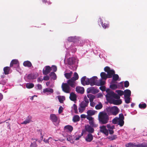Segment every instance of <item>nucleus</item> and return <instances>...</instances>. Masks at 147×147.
<instances>
[{
    "label": "nucleus",
    "mask_w": 147,
    "mask_h": 147,
    "mask_svg": "<svg viewBox=\"0 0 147 147\" xmlns=\"http://www.w3.org/2000/svg\"><path fill=\"white\" fill-rule=\"evenodd\" d=\"M104 70L107 73V74L104 72H101L100 73V76L102 80H106L107 78H110L112 77L113 75L115 73V71L113 69H111L108 66L105 67L104 68Z\"/></svg>",
    "instance_id": "1"
},
{
    "label": "nucleus",
    "mask_w": 147,
    "mask_h": 147,
    "mask_svg": "<svg viewBox=\"0 0 147 147\" xmlns=\"http://www.w3.org/2000/svg\"><path fill=\"white\" fill-rule=\"evenodd\" d=\"M98 119L99 123L102 125L107 123L109 120L108 115L105 111L100 112L99 113Z\"/></svg>",
    "instance_id": "2"
},
{
    "label": "nucleus",
    "mask_w": 147,
    "mask_h": 147,
    "mask_svg": "<svg viewBox=\"0 0 147 147\" xmlns=\"http://www.w3.org/2000/svg\"><path fill=\"white\" fill-rule=\"evenodd\" d=\"M106 92L107 93L106 95L107 100L109 101H110L111 103L112 101V100L114 99L113 98L115 99H119L120 98L119 96L111 91L109 89H107L106 90Z\"/></svg>",
    "instance_id": "3"
},
{
    "label": "nucleus",
    "mask_w": 147,
    "mask_h": 147,
    "mask_svg": "<svg viewBox=\"0 0 147 147\" xmlns=\"http://www.w3.org/2000/svg\"><path fill=\"white\" fill-rule=\"evenodd\" d=\"M98 78L96 76H94L90 79H89V84L91 86L96 85L98 86H100L104 85L105 84V82L100 79L99 81L97 82Z\"/></svg>",
    "instance_id": "4"
},
{
    "label": "nucleus",
    "mask_w": 147,
    "mask_h": 147,
    "mask_svg": "<svg viewBox=\"0 0 147 147\" xmlns=\"http://www.w3.org/2000/svg\"><path fill=\"white\" fill-rule=\"evenodd\" d=\"M119 117H116L113 119L112 120V123L114 124H117L119 125L120 126H122L124 124L123 119L124 117L123 114L121 113L119 114Z\"/></svg>",
    "instance_id": "5"
},
{
    "label": "nucleus",
    "mask_w": 147,
    "mask_h": 147,
    "mask_svg": "<svg viewBox=\"0 0 147 147\" xmlns=\"http://www.w3.org/2000/svg\"><path fill=\"white\" fill-rule=\"evenodd\" d=\"M106 111L108 114L115 115L119 113V109L117 107L115 106L108 107L106 109Z\"/></svg>",
    "instance_id": "6"
},
{
    "label": "nucleus",
    "mask_w": 147,
    "mask_h": 147,
    "mask_svg": "<svg viewBox=\"0 0 147 147\" xmlns=\"http://www.w3.org/2000/svg\"><path fill=\"white\" fill-rule=\"evenodd\" d=\"M62 90L64 92L66 93H69L71 90V88L68 84L67 83H63L61 86Z\"/></svg>",
    "instance_id": "7"
},
{
    "label": "nucleus",
    "mask_w": 147,
    "mask_h": 147,
    "mask_svg": "<svg viewBox=\"0 0 147 147\" xmlns=\"http://www.w3.org/2000/svg\"><path fill=\"white\" fill-rule=\"evenodd\" d=\"M41 137L40 138V140H38L37 139L32 138V140H35V141H34L32 142L30 147H37V145L36 144V141H38V142H40L43 139V135H42V133H41Z\"/></svg>",
    "instance_id": "8"
},
{
    "label": "nucleus",
    "mask_w": 147,
    "mask_h": 147,
    "mask_svg": "<svg viewBox=\"0 0 147 147\" xmlns=\"http://www.w3.org/2000/svg\"><path fill=\"white\" fill-rule=\"evenodd\" d=\"M88 105L82 102L80 104V107L78 108L79 112L80 113H82L86 109V108Z\"/></svg>",
    "instance_id": "9"
},
{
    "label": "nucleus",
    "mask_w": 147,
    "mask_h": 147,
    "mask_svg": "<svg viewBox=\"0 0 147 147\" xmlns=\"http://www.w3.org/2000/svg\"><path fill=\"white\" fill-rule=\"evenodd\" d=\"M85 129L89 134L93 133L94 131V129L91 126L87 125L85 126Z\"/></svg>",
    "instance_id": "10"
},
{
    "label": "nucleus",
    "mask_w": 147,
    "mask_h": 147,
    "mask_svg": "<svg viewBox=\"0 0 147 147\" xmlns=\"http://www.w3.org/2000/svg\"><path fill=\"white\" fill-rule=\"evenodd\" d=\"M81 81L82 84L84 85L89 84V79L87 78L86 76L82 77Z\"/></svg>",
    "instance_id": "11"
},
{
    "label": "nucleus",
    "mask_w": 147,
    "mask_h": 147,
    "mask_svg": "<svg viewBox=\"0 0 147 147\" xmlns=\"http://www.w3.org/2000/svg\"><path fill=\"white\" fill-rule=\"evenodd\" d=\"M87 92L88 93H91L93 94H95L98 92V90L93 87L88 88L87 89Z\"/></svg>",
    "instance_id": "12"
},
{
    "label": "nucleus",
    "mask_w": 147,
    "mask_h": 147,
    "mask_svg": "<svg viewBox=\"0 0 147 147\" xmlns=\"http://www.w3.org/2000/svg\"><path fill=\"white\" fill-rule=\"evenodd\" d=\"M100 131L101 132L104 133L107 136L109 134L108 130L106 129V127L104 125L100 126Z\"/></svg>",
    "instance_id": "13"
},
{
    "label": "nucleus",
    "mask_w": 147,
    "mask_h": 147,
    "mask_svg": "<svg viewBox=\"0 0 147 147\" xmlns=\"http://www.w3.org/2000/svg\"><path fill=\"white\" fill-rule=\"evenodd\" d=\"M107 127L108 129L110 134H113L114 133V131L113 130L115 128L114 125L112 124H108L107 125Z\"/></svg>",
    "instance_id": "14"
},
{
    "label": "nucleus",
    "mask_w": 147,
    "mask_h": 147,
    "mask_svg": "<svg viewBox=\"0 0 147 147\" xmlns=\"http://www.w3.org/2000/svg\"><path fill=\"white\" fill-rule=\"evenodd\" d=\"M64 137L67 138V140L71 143H74V139L75 137L74 136H71L70 135H67L66 136H64Z\"/></svg>",
    "instance_id": "15"
},
{
    "label": "nucleus",
    "mask_w": 147,
    "mask_h": 147,
    "mask_svg": "<svg viewBox=\"0 0 147 147\" xmlns=\"http://www.w3.org/2000/svg\"><path fill=\"white\" fill-rule=\"evenodd\" d=\"M51 70V68L49 66H46L43 70V73L45 75H47L50 72Z\"/></svg>",
    "instance_id": "16"
},
{
    "label": "nucleus",
    "mask_w": 147,
    "mask_h": 147,
    "mask_svg": "<svg viewBox=\"0 0 147 147\" xmlns=\"http://www.w3.org/2000/svg\"><path fill=\"white\" fill-rule=\"evenodd\" d=\"M50 119L53 122L56 123L58 121V118L56 115L54 114H52L50 115Z\"/></svg>",
    "instance_id": "17"
},
{
    "label": "nucleus",
    "mask_w": 147,
    "mask_h": 147,
    "mask_svg": "<svg viewBox=\"0 0 147 147\" xmlns=\"http://www.w3.org/2000/svg\"><path fill=\"white\" fill-rule=\"evenodd\" d=\"M53 90L52 88H46L43 89V92L47 95L50 94L53 92Z\"/></svg>",
    "instance_id": "18"
},
{
    "label": "nucleus",
    "mask_w": 147,
    "mask_h": 147,
    "mask_svg": "<svg viewBox=\"0 0 147 147\" xmlns=\"http://www.w3.org/2000/svg\"><path fill=\"white\" fill-rule=\"evenodd\" d=\"M93 139V135L91 134H88L86 136L85 140L88 142H91Z\"/></svg>",
    "instance_id": "19"
},
{
    "label": "nucleus",
    "mask_w": 147,
    "mask_h": 147,
    "mask_svg": "<svg viewBox=\"0 0 147 147\" xmlns=\"http://www.w3.org/2000/svg\"><path fill=\"white\" fill-rule=\"evenodd\" d=\"M14 65H16L15 68L18 67L19 66V62L17 60L13 59L12 60L10 64V67H12Z\"/></svg>",
    "instance_id": "20"
},
{
    "label": "nucleus",
    "mask_w": 147,
    "mask_h": 147,
    "mask_svg": "<svg viewBox=\"0 0 147 147\" xmlns=\"http://www.w3.org/2000/svg\"><path fill=\"white\" fill-rule=\"evenodd\" d=\"M77 60L75 57L69 58L68 59V63L69 65H72L74 64Z\"/></svg>",
    "instance_id": "21"
},
{
    "label": "nucleus",
    "mask_w": 147,
    "mask_h": 147,
    "mask_svg": "<svg viewBox=\"0 0 147 147\" xmlns=\"http://www.w3.org/2000/svg\"><path fill=\"white\" fill-rule=\"evenodd\" d=\"M117 99V100H115L114 99L113 100H112V101L111 102V103L117 105L121 104L122 102L121 100L120 99V98Z\"/></svg>",
    "instance_id": "22"
},
{
    "label": "nucleus",
    "mask_w": 147,
    "mask_h": 147,
    "mask_svg": "<svg viewBox=\"0 0 147 147\" xmlns=\"http://www.w3.org/2000/svg\"><path fill=\"white\" fill-rule=\"evenodd\" d=\"M75 81L74 80H72L71 78L70 79L68 80L67 81V83L71 87H74L75 86Z\"/></svg>",
    "instance_id": "23"
},
{
    "label": "nucleus",
    "mask_w": 147,
    "mask_h": 147,
    "mask_svg": "<svg viewBox=\"0 0 147 147\" xmlns=\"http://www.w3.org/2000/svg\"><path fill=\"white\" fill-rule=\"evenodd\" d=\"M69 98L72 101H76L77 100L76 95L73 92H71L70 94Z\"/></svg>",
    "instance_id": "24"
},
{
    "label": "nucleus",
    "mask_w": 147,
    "mask_h": 147,
    "mask_svg": "<svg viewBox=\"0 0 147 147\" xmlns=\"http://www.w3.org/2000/svg\"><path fill=\"white\" fill-rule=\"evenodd\" d=\"M76 90L77 92L81 94L83 93L84 91V88L82 87H76Z\"/></svg>",
    "instance_id": "25"
},
{
    "label": "nucleus",
    "mask_w": 147,
    "mask_h": 147,
    "mask_svg": "<svg viewBox=\"0 0 147 147\" xmlns=\"http://www.w3.org/2000/svg\"><path fill=\"white\" fill-rule=\"evenodd\" d=\"M124 97H130L131 96V92L129 90H126L124 91Z\"/></svg>",
    "instance_id": "26"
},
{
    "label": "nucleus",
    "mask_w": 147,
    "mask_h": 147,
    "mask_svg": "<svg viewBox=\"0 0 147 147\" xmlns=\"http://www.w3.org/2000/svg\"><path fill=\"white\" fill-rule=\"evenodd\" d=\"M87 113L89 115L92 116L95 114L97 111L94 110H89L87 111Z\"/></svg>",
    "instance_id": "27"
},
{
    "label": "nucleus",
    "mask_w": 147,
    "mask_h": 147,
    "mask_svg": "<svg viewBox=\"0 0 147 147\" xmlns=\"http://www.w3.org/2000/svg\"><path fill=\"white\" fill-rule=\"evenodd\" d=\"M31 121V118L29 117H28L26 119L22 122L21 123V124L26 125L30 122Z\"/></svg>",
    "instance_id": "28"
},
{
    "label": "nucleus",
    "mask_w": 147,
    "mask_h": 147,
    "mask_svg": "<svg viewBox=\"0 0 147 147\" xmlns=\"http://www.w3.org/2000/svg\"><path fill=\"white\" fill-rule=\"evenodd\" d=\"M23 65L25 67H31L32 66L31 63L29 61H25L23 63Z\"/></svg>",
    "instance_id": "29"
},
{
    "label": "nucleus",
    "mask_w": 147,
    "mask_h": 147,
    "mask_svg": "<svg viewBox=\"0 0 147 147\" xmlns=\"http://www.w3.org/2000/svg\"><path fill=\"white\" fill-rule=\"evenodd\" d=\"M65 130H67L68 131L71 132L73 129V127L70 125H67L65 126L64 127Z\"/></svg>",
    "instance_id": "30"
},
{
    "label": "nucleus",
    "mask_w": 147,
    "mask_h": 147,
    "mask_svg": "<svg viewBox=\"0 0 147 147\" xmlns=\"http://www.w3.org/2000/svg\"><path fill=\"white\" fill-rule=\"evenodd\" d=\"M75 45L74 44L71 45L69 48V49L70 50L72 53L76 52V48L75 47Z\"/></svg>",
    "instance_id": "31"
},
{
    "label": "nucleus",
    "mask_w": 147,
    "mask_h": 147,
    "mask_svg": "<svg viewBox=\"0 0 147 147\" xmlns=\"http://www.w3.org/2000/svg\"><path fill=\"white\" fill-rule=\"evenodd\" d=\"M59 102L61 103L63 102V101L65 99V97L63 96H57Z\"/></svg>",
    "instance_id": "32"
},
{
    "label": "nucleus",
    "mask_w": 147,
    "mask_h": 147,
    "mask_svg": "<svg viewBox=\"0 0 147 147\" xmlns=\"http://www.w3.org/2000/svg\"><path fill=\"white\" fill-rule=\"evenodd\" d=\"M87 96L89 98L90 102L93 101L95 97V96L90 94H88Z\"/></svg>",
    "instance_id": "33"
},
{
    "label": "nucleus",
    "mask_w": 147,
    "mask_h": 147,
    "mask_svg": "<svg viewBox=\"0 0 147 147\" xmlns=\"http://www.w3.org/2000/svg\"><path fill=\"white\" fill-rule=\"evenodd\" d=\"M80 120L79 116L78 115L74 116L73 118V121L74 122L79 121Z\"/></svg>",
    "instance_id": "34"
},
{
    "label": "nucleus",
    "mask_w": 147,
    "mask_h": 147,
    "mask_svg": "<svg viewBox=\"0 0 147 147\" xmlns=\"http://www.w3.org/2000/svg\"><path fill=\"white\" fill-rule=\"evenodd\" d=\"M10 69L9 67H4L3 69V71L5 74V75L8 74L9 73V71Z\"/></svg>",
    "instance_id": "35"
},
{
    "label": "nucleus",
    "mask_w": 147,
    "mask_h": 147,
    "mask_svg": "<svg viewBox=\"0 0 147 147\" xmlns=\"http://www.w3.org/2000/svg\"><path fill=\"white\" fill-rule=\"evenodd\" d=\"M102 105L100 102H99L98 104L95 106V108L97 110L100 109L102 108Z\"/></svg>",
    "instance_id": "36"
},
{
    "label": "nucleus",
    "mask_w": 147,
    "mask_h": 147,
    "mask_svg": "<svg viewBox=\"0 0 147 147\" xmlns=\"http://www.w3.org/2000/svg\"><path fill=\"white\" fill-rule=\"evenodd\" d=\"M34 86V84L32 83H27L26 84V87L29 89L32 88Z\"/></svg>",
    "instance_id": "37"
},
{
    "label": "nucleus",
    "mask_w": 147,
    "mask_h": 147,
    "mask_svg": "<svg viewBox=\"0 0 147 147\" xmlns=\"http://www.w3.org/2000/svg\"><path fill=\"white\" fill-rule=\"evenodd\" d=\"M72 73H73L72 71H71L70 73H66L65 74V77L67 79H69L71 77Z\"/></svg>",
    "instance_id": "38"
},
{
    "label": "nucleus",
    "mask_w": 147,
    "mask_h": 147,
    "mask_svg": "<svg viewBox=\"0 0 147 147\" xmlns=\"http://www.w3.org/2000/svg\"><path fill=\"white\" fill-rule=\"evenodd\" d=\"M78 74L76 72H75L74 74V76L71 78L72 80H74L76 81L78 79Z\"/></svg>",
    "instance_id": "39"
},
{
    "label": "nucleus",
    "mask_w": 147,
    "mask_h": 147,
    "mask_svg": "<svg viewBox=\"0 0 147 147\" xmlns=\"http://www.w3.org/2000/svg\"><path fill=\"white\" fill-rule=\"evenodd\" d=\"M113 79L114 81H117L119 78V76L117 74H113Z\"/></svg>",
    "instance_id": "40"
},
{
    "label": "nucleus",
    "mask_w": 147,
    "mask_h": 147,
    "mask_svg": "<svg viewBox=\"0 0 147 147\" xmlns=\"http://www.w3.org/2000/svg\"><path fill=\"white\" fill-rule=\"evenodd\" d=\"M115 92L118 94V95H117L120 97L123 94V91L121 90H116Z\"/></svg>",
    "instance_id": "41"
},
{
    "label": "nucleus",
    "mask_w": 147,
    "mask_h": 147,
    "mask_svg": "<svg viewBox=\"0 0 147 147\" xmlns=\"http://www.w3.org/2000/svg\"><path fill=\"white\" fill-rule=\"evenodd\" d=\"M76 40V37L71 36L68 37V40L69 42H75Z\"/></svg>",
    "instance_id": "42"
},
{
    "label": "nucleus",
    "mask_w": 147,
    "mask_h": 147,
    "mask_svg": "<svg viewBox=\"0 0 147 147\" xmlns=\"http://www.w3.org/2000/svg\"><path fill=\"white\" fill-rule=\"evenodd\" d=\"M50 76H52V78L53 80H55L56 79L57 77L56 74L54 72H52L50 74Z\"/></svg>",
    "instance_id": "43"
},
{
    "label": "nucleus",
    "mask_w": 147,
    "mask_h": 147,
    "mask_svg": "<svg viewBox=\"0 0 147 147\" xmlns=\"http://www.w3.org/2000/svg\"><path fill=\"white\" fill-rule=\"evenodd\" d=\"M82 102H84V103L88 105L89 103V101L86 96L84 97V100L82 101Z\"/></svg>",
    "instance_id": "44"
},
{
    "label": "nucleus",
    "mask_w": 147,
    "mask_h": 147,
    "mask_svg": "<svg viewBox=\"0 0 147 147\" xmlns=\"http://www.w3.org/2000/svg\"><path fill=\"white\" fill-rule=\"evenodd\" d=\"M126 146V147H135V145L133 143H129L127 144Z\"/></svg>",
    "instance_id": "45"
},
{
    "label": "nucleus",
    "mask_w": 147,
    "mask_h": 147,
    "mask_svg": "<svg viewBox=\"0 0 147 147\" xmlns=\"http://www.w3.org/2000/svg\"><path fill=\"white\" fill-rule=\"evenodd\" d=\"M27 78L28 79H32L35 78V77L32 74H30L27 76Z\"/></svg>",
    "instance_id": "46"
},
{
    "label": "nucleus",
    "mask_w": 147,
    "mask_h": 147,
    "mask_svg": "<svg viewBox=\"0 0 147 147\" xmlns=\"http://www.w3.org/2000/svg\"><path fill=\"white\" fill-rule=\"evenodd\" d=\"M139 107L140 108H145L146 106V105L145 103L142 104H140L139 105Z\"/></svg>",
    "instance_id": "47"
},
{
    "label": "nucleus",
    "mask_w": 147,
    "mask_h": 147,
    "mask_svg": "<svg viewBox=\"0 0 147 147\" xmlns=\"http://www.w3.org/2000/svg\"><path fill=\"white\" fill-rule=\"evenodd\" d=\"M73 108L74 111V112L76 113L78 112V110L77 106L75 104H74Z\"/></svg>",
    "instance_id": "48"
},
{
    "label": "nucleus",
    "mask_w": 147,
    "mask_h": 147,
    "mask_svg": "<svg viewBox=\"0 0 147 147\" xmlns=\"http://www.w3.org/2000/svg\"><path fill=\"white\" fill-rule=\"evenodd\" d=\"M125 99V101L126 103H129L130 102L129 97H124Z\"/></svg>",
    "instance_id": "49"
},
{
    "label": "nucleus",
    "mask_w": 147,
    "mask_h": 147,
    "mask_svg": "<svg viewBox=\"0 0 147 147\" xmlns=\"http://www.w3.org/2000/svg\"><path fill=\"white\" fill-rule=\"evenodd\" d=\"M117 85L115 84H112L110 86V87L113 89H115L117 88Z\"/></svg>",
    "instance_id": "50"
},
{
    "label": "nucleus",
    "mask_w": 147,
    "mask_h": 147,
    "mask_svg": "<svg viewBox=\"0 0 147 147\" xmlns=\"http://www.w3.org/2000/svg\"><path fill=\"white\" fill-rule=\"evenodd\" d=\"M135 147H147L146 145H144L142 144L135 145Z\"/></svg>",
    "instance_id": "51"
},
{
    "label": "nucleus",
    "mask_w": 147,
    "mask_h": 147,
    "mask_svg": "<svg viewBox=\"0 0 147 147\" xmlns=\"http://www.w3.org/2000/svg\"><path fill=\"white\" fill-rule=\"evenodd\" d=\"M51 70H53V71L55 72L57 70V67L55 65H53L52 67V68H51Z\"/></svg>",
    "instance_id": "52"
},
{
    "label": "nucleus",
    "mask_w": 147,
    "mask_h": 147,
    "mask_svg": "<svg viewBox=\"0 0 147 147\" xmlns=\"http://www.w3.org/2000/svg\"><path fill=\"white\" fill-rule=\"evenodd\" d=\"M90 102V105L92 107H94L96 105V103L93 101H92Z\"/></svg>",
    "instance_id": "53"
},
{
    "label": "nucleus",
    "mask_w": 147,
    "mask_h": 147,
    "mask_svg": "<svg viewBox=\"0 0 147 147\" xmlns=\"http://www.w3.org/2000/svg\"><path fill=\"white\" fill-rule=\"evenodd\" d=\"M91 116L89 115H87L86 116V118L89 121L92 119H93V118Z\"/></svg>",
    "instance_id": "54"
},
{
    "label": "nucleus",
    "mask_w": 147,
    "mask_h": 147,
    "mask_svg": "<svg viewBox=\"0 0 147 147\" xmlns=\"http://www.w3.org/2000/svg\"><path fill=\"white\" fill-rule=\"evenodd\" d=\"M129 85V82L128 81H126L124 83V86L125 87H127Z\"/></svg>",
    "instance_id": "55"
},
{
    "label": "nucleus",
    "mask_w": 147,
    "mask_h": 147,
    "mask_svg": "<svg viewBox=\"0 0 147 147\" xmlns=\"http://www.w3.org/2000/svg\"><path fill=\"white\" fill-rule=\"evenodd\" d=\"M117 138V136L116 135H113L110 138L111 140H113L115 139H116Z\"/></svg>",
    "instance_id": "56"
},
{
    "label": "nucleus",
    "mask_w": 147,
    "mask_h": 147,
    "mask_svg": "<svg viewBox=\"0 0 147 147\" xmlns=\"http://www.w3.org/2000/svg\"><path fill=\"white\" fill-rule=\"evenodd\" d=\"M101 25H102V27L103 28H106L108 26V25L106 24H105V23L104 24H103L102 22H101Z\"/></svg>",
    "instance_id": "57"
},
{
    "label": "nucleus",
    "mask_w": 147,
    "mask_h": 147,
    "mask_svg": "<svg viewBox=\"0 0 147 147\" xmlns=\"http://www.w3.org/2000/svg\"><path fill=\"white\" fill-rule=\"evenodd\" d=\"M63 108L62 107V106H60L59 108L58 111L59 113V114L61 113L63 111Z\"/></svg>",
    "instance_id": "58"
},
{
    "label": "nucleus",
    "mask_w": 147,
    "mask_h": 147,
    "mask_svg": "<svg viewBox=\"0 0 147 147\" xmlns=\"http://www.w3.org/2000/svg\"><path fill=\"white\" fill-rule=\"evenodd\" d=\"M100 89L102 90V91H105L106 90V88L104 86H101L99 87Z\"/></svg>",
    "instance_id": "59"
},
{
    "label": "nucleus",
    "mask_w": 147,
    "mask_h": 147,
    "mask_svg": "<svg viewBox=\"0 0 147 147\" xmlns=\"http://www.w3.org/2000/svg\"><path fill=\"white\" fill-rule=\"evenodd\" d=\"M36 86L37 87V89L39 90L41 89L42 87V85L40 84H38Z\"/></svg>",
    "instance_id": "60"
},
{
    "label": "nucleus",
    "mask_w": 147,
    "mask_h": 147,
    "mask_svg": "<svg viewBox=\"0 0 147 147\" xmlns=\"http://www.w3.org/2000/svg\"><path fill=\"white\" fill-rule=\"evenodd\" d=\"M49 79V77L48 76H45L43 78V80H48Z\"/></svg>",
    "instance_id": "61"
},
{
    "label": "nucleus",
    "mask_w": 147,
    "mask_h": 147,
    "mask_svg": "<svg viewBox=\"0 0 147 147\" xmlns=\"http://www.w3.org/2000/svg\"><path fill=\"white\" fill-rule=\"evenodd\" d=\"M82 136L78 135V136H76L75 138V140L76 141H77L78 140H79L80 138H81Z\"/></svg>",
    "instance_id": "62"
},
{
    "label": "nucleus",
    "mask_w": 147,
    "mask_h": 147,
    "mask_svg": "<svg viewBox=\"0 0 147 147\" xmlns=\"http://www.w3.org/2000/svg\"><path fill=\"white\" fill-rule=\"evenodd\" d=\"M98 126V124L95 123H94L91 126L93 127H96Z\"/></svg>",
    "instance_id": "63"
},
{
    "label": "nucleus",
    "mask_w": 147,
    "mask_h": 147,
    "mask_svg": "<svg viewBox=\"0 0 147 147\" xmlns=\"http://www.w3.org/2000/svg\"><path fill=\"white\" fill-rule=\"evenodd\" d=\"M94 123V121L93 119H92L91 120L89 121V123L90 125V126H91L93 123Z\"/></svg>",
    "instance_id": "64"
}]
</instances>
